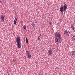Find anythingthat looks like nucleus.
Returning a JSON list of instances; mask_svg holds the SVG:
<instances>
[{
    "instance_id": "f257e3e1",
    "label": "nucleus",
    "mask_w": 75,
    "mask_h": 75,
    "mask_svg": "<svg viewBox=\"0 0 75 75\" xmlns=\"http://www.w3.org/2000/svg\"><path fill=\"white\" fill-rule=\"evenodd\" d=\"M16 41L17 42V45L18 48H21V40L20 36H18L16 38Z\"/></svg>"
},
{
    "instance_id": "f03ea898",
    "label": "nucleus",
    "mask_w": 75,
    "mask_h": 75,
    "mask_svg": "<svg viewBox=\"0 0 75 75\" xmlns=\"http://www.w3.org/2000/svg\"><path fill=\"white\" fill-rule=\"evenodd\" d=\"M54 35L56 38H58V39L61 38V34L56 32L54 34Z\"/></svg>"
},
{
    "instance_id": "7ed1b4c3",
    "label": "nucleus",
    "mask_w": 75,
    "mask_h": 75,
    "mask_svg": "<svg viewBox=\"0 0 75 75\" xmlns=\"http://www.w3.org/2000/svg\"><path fill=\"white\" fill-rule=\"evenodd\" d=\"M1 19L2 20V22H3V21H4V15H1Z\"/></svg>"
},
{
    "instance_id": "20e7f679",
    "label": "nucleus",
    "mask_w": 75,
    "mask_h": 75,
    "mask_svg": "<svg viewBox=\"0 0 75 75\" xmlns=\"http://www.w3.org/2000/svg\"><path fill=\"white\" fill-rule=\"evenodd\" d=\"M48 52L49 53V54H50L51 55V54H52V51L51 49H49L48 51Z\"/></svg>"
},
{
    "instance_id": "39448f33",
    "label": "nucleus",
    "mask_w": 75,
    "mask_h": 75,
    "mask_svg": "<svg viewBox=\"0 0 75 75\" xmlns=\"http://www.w3.org/2000/svg\"><path fill=\"white\" fill-rule=\"evenodd\" d=\"M59 10L61 12H64V8L63 7H61L60 8Z\"/></svg>"
},
{
    "instance_id": "423d86ee",
    "label": "nucleus",
    "mask_w": 75,
    "mask_h": 75,
    "mask_svg": "<svg viewBox=\"0 0 75 75\" xmlns=\"http://www.w3.org/2000/svg\"><path fill=\"white\" fill-rule=\"evenodd\" d=\"M63 9L64 10V11H65L67 10V6H63Z\"/></svg>"
},
{
    "instance_id": "0eeeda50",
    "label": "nucleus",
    "mask_w": 75,
    "mask_h": 75,
    "mask_svg": "<svg viewBox=\"0 0 75 75\" xmlns=\"http://www.w3.org/2000/svg\"><path fill=\"white\" fill-rule=\"evenodd\" d=\"M71 27L73 30H75V28H74V26L73 25H71Z\"/></svg>"
},
{
    "instance_id": "6e6552de",
    "label": "nucleus",
    "mask_w": 75,
    "mask_h": 75,
    "mask_svg": "<svg viewBox=\"0 0 75 75\" xmlns=\"http://www.w3.org/2000/svg\"><path fill=\"white\" fill-rule=\"evenodd\" d=\"M67 31H67V30H65L64 32V35H67Z\"/></svg>"
},
{
    "instance_id": "1a4fd4ad",
    "label": "nucleus",
    "mask_w": 75,
    "mask_h": 75,
    "mask_svg": "<svg viewBox=\"0 0 75 75\" xmlns=\"http://www.w3.org/2000/svg\"><path fill=\"white\" fill-rule=\"evenodd\" d=\"M54 40L55 42H57L58 41V39L57 38H55Z\"/></svg>"
},
{
    "instance_id": "9d476101",
    "label": "nucleus",
    "mask_w": 75,
    "mask_h": 75,
    "mask_svg": "<svg viewBox=\"0 0 75 75\" xmlns=\"http://www.w3.org/2000/svg\"><path fill=\"white\" fill-rule=\"evenodd\" d=\"M23 28L24 30H26L27 29V27H26V26L25 25H24L23 26Z\"/></svg>"
},
{
    "instance_id": "9b49d317",
    "label": "nucleus",
    "mask_w": 75,
    "mask_h": 75,
    "mask_svg": "<svg viewBox=\"0 0 75 75\" xmlns=\"http://www.w3.org/2000/svg\"><path fill=\"white\" fill-rule=\"evenodd\" d=\"M28 58H30V59L31 57V55L30 54H28Z\"/></svg>"
},
{
    "instance_id": "f8f14e48",
    "label": "nucleus",
    "mask_w": 75,
    "mask_h": 75,
    "mask_svg": "<svg viewBox=\"0 0 75 75\" xmlns=\"http://www.w3.org/2000/svg\"><path fill=\"white\" fill-rule=\"evenodd\" d=\"M27 53H26V54L27 55H28L29 54H30V52H29V51H27L26 52Z\"/></svg>"
},
{
    "instance_id": "ddd939ff",
    "label": "nucleus",
    "mask_w": 75,
    "mask_h": 75,
    "mask_svg": "<svg viewBox=\"0 0 75 75\" xmlns=\"http://www.w3.org/2000/svg\"><path fill=\"white\" fill-rule=\"evenodd\" d=\"M67 34L68 36H69V34H70V32H67Z\"/></svg>"
},
{
    "instance_id": "4468645a",
    "label": "nucleus",
    "mask_w": 75,
    "mask_h": 75,
    "mask_svg": "<svg viewBox=\"0 0 75 75\" xmlns=\"http://www.w3.org/2000/svg\"><path fill=\"white\" fill-rule=\"evenodd\" d=\"M72 54L73 55H75V51H72Z\"/></svg>"
},
{
    "instance_id": "2eb2a0df",
    "label": "nucleus",
    "mask_w": 75,
    "mask_h": 75,
    "mask_svg": "<svg viewBox=\"0 0 75 75\" xmlns=\"http://www.w3.org/2000/svg\"><path fill=\"white\" fill-rule=\"evenodd\" d=\"M13 23L14 24H17V22L15 20L13 21Z\"/></svg>"
},
{
    "instance_id": "dca6fc26",
    "label": "nucleus",
    "mask_w": 75,
    "mask_h": 75,
    "mask_svg": "<svg viewBox=\"0 0 75 75\" xmlns=\"http://www.w3.org/2000/svg\"><path fill=\"white\" fill-rule=\"evenodd\" d=\"M26 44H28V39H27V38H26Z\"/></svg>"
},
{
    "instance_id": "f3484780",
    "label": "nucleus",
    "mask_w": 75,
    "mask_h": 75,
    "mask_svg": "<svg viewBox=\"0 0 75 75\" xmlns=\"http://www.w3.org/2000/svg\"><path fill=\"white\" fill-rule=\"evenodd\" d=\"M72 38H73V40H75V35H74L72 37Z\"/></svg>"
},
{
    "instance_id": "a211bd4d",
    "label": "nucleus",
    "mask_w": 75,
    "mask_h": 75,
    "mask_svg": "<svg viewBox=\"0 0 75 75\" xmlns=\"http://www.w3.org/2000/svg\"><path fill=\"white\" fill-rule=\"evenodd\" d=\"M15 19L16 21H17V17H15Z\"/></svg>"
},
{
    "instance_id": "6ab92c4d",
    "label": "nucleus",
    "mask_w": 75,
    "mask_h": 75,
    "mask_svg": "<svg viewBox=\"0 0 75 75\" xmlns=\"http://www.w3.org/2000/svg\"><path fill=\"white\" fill-rule=\"evenodd\" d=\"M38 40H40V37H39V36H38Z\"/></svg>"
},
{
    "instance_id": "aec40b11",
    "label": "nucleus",
    "mask_w": 75,
    "mask_h": 75,
    "mask_svg": "<svg viewBox=\"0 0 75 75\" xmlns=\"http://www.w3.org/2000/svg\"><path fill=\"white\" fill-rule=\"evenodd\" d=\"M64 6H66V7H67V4H65L64 5Z\"/></svg>"
},
{
    "instance_id": "412c9836",
    "label": "nucleus",
    "mask_w": 75,
    "mask_h": 75,
    "mask_svg": "<svg viewBox=\"0 0 75 75\" xmlns=\"http://www.w3.org/2000/svg\"><path fill=\"white\" fill-rule=\"evenodd\" d=\"M35 23L36 24V23H37V21H35Z\"/></svg>"
},
{
    "instance_id": "4be33fe9",
    "label": "nucleus",
    "mask_w": 75,
    "mask_h": 75,
    "mask_svg": "<svg viewBox=\"0 0 75 75\" xmlns=\"http://www.w3.org/2000/svg\"><path fill=\"white\" fill-rule=\"evenodd\" d=\"M21 25H23V23H21Z\"/></svg>"
},
{
    "instance_id": "5701e85b",
    "label": "nucleus",
    "mask_w": 75,
    "mask_h": 75,
    "mask_svg": "<svg viewBox=\"0 0 75 75\" xmlns=\"http://www.w3.org/2000/svg\"><path fill=\"white\" fill-rule=\"evenodd\" d=\"M12 26H13V25H12Z\"/></svg>"
}]
</instances>
